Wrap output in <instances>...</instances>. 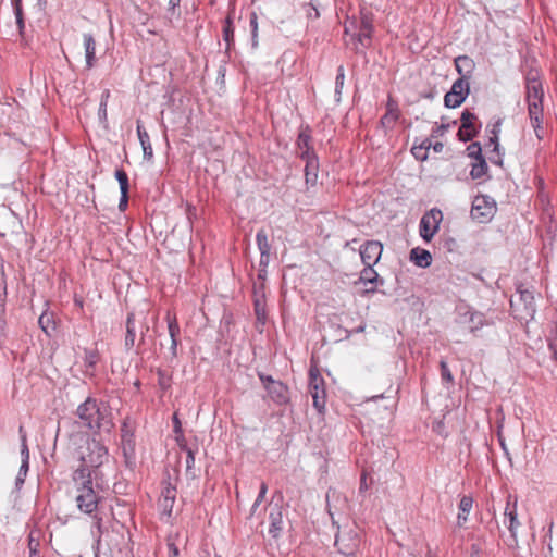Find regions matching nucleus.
Listing matches in <instances>:
<instances>
[{"label": "nucleus", "instance_id": "obj_50", "mask_svg": "<svg viewBox=\"0 0 557 557\" xmlns=\"http://www.w3.org/2000/svg\"><path fill=\"white\" fill-rule=\"evenodd\" d=\"M174 502L175 500L160 499L159 505L162 511L170 516L173 509Z\"/></svg>", "mask_w": 557, "mask_h": 557}, {"label": "nucleus", "instance_id": "obj_53", "mask_svg": "<svg viewBox=\"0 0 557 557\" xmlns=\"http://www.w3.org/2000/svg\"><path fill=\"white\" fill-rule=\"evenodd\" d=\"M168 548H169V557H180L178 547L175 545L174 542L169 540Z\"/></svg>", "mask_w": 557, "mask_h": 557}, {"label": "nucleus", "instance_id": "obj_47", "mask_svg": "<svg viewBox=\"0 0 557 557\" xmlns=\"http://www.w3.org/2000/svg\"><path fill=\"white\" fill-rule=\"evenodd\" d=\"M440 367H441V377L443 381L447 382V383H453L454 382V376L446 363V361L444 360H441L440 362Z\"/></svg>", "mask_w": 557, "mask_h": 557}, {"label": "nucleus", "instance_id": "obj_18", "mask_svg": "<svg viewBox=\"0 0 557 557\" xmlns=\"http://www.w3.org/2000/svg\"><path fill=\"white\" fill-rule=\"evenodd\" d=\"M454 63H455L456 71L460 75L459 78L470 82L472 74L474 72V69H475V63H474L473 59H471L469 55H466V54L458 55L457 58H455Z\"/></svg>", "mask_w": 557, "mask_h": 557}, {"label": "nucleus", "instance_id": "obj_1", "mask_svg": "<svg viewBox=\"0 0 557 557\" xmlns=\"http://www.w3.org/2000/svg\"><path fill=\"white\" fill-rule=\"evenodd\" d=\"M373 29V15L364 8L358 16H347L344 22L346 46L356 53L364 54L371 45Z\"/></svg>", "mask_w": 557, "mask_h": 557}, {"label": "nucleus", "instance_id": "obj_57", "mask_svg": "<svg viewBox=\"0 0 557 557\" xmlns=\"http://www.w3.org/2000/svg\"><path fill=\"white\" fill-rule=\"evenodd\" d=\"M265 275H267V270L259 269L258 280L261 282L259 287H261V286L263 287V281L265 278Z\"/></svg>", "mask_w": 557, "mask_h": 557}, {"label": "nucleus", "instance_id": "obj_33", "mask_svg": "<svg viewBox=\"0 0 557 557\" xmlns=\"http://www.w3.org/2000/svg\"><path fill=\"white\" fill-rule=\"evenodd\" d=\"M39 326L41 330L50 336L55 330V323L51 313L44 312L38 319Z\"/></svg>", "mask_w": 557, "mask_h": 557}, {"label": "nucleus", "instance_id": "obj_13", "mask_svg": "<svg viewBox=\"0 0 557 557\" xmlns=\"http://www.w3.org/2000/svg\"><path fill=\"white\" fill-rule=\"evenodd\" d=\"M373 267L374 265H364V268L360 272L358 281L355 282V285H358L360 283L364 285H372L370 288H367L361 293L362 296L375 293L377 285L384 284V280L379 276L377 272L373 269Z\"/></svg>", "mask_w": 557, "mask_h": 557}, {"label": "nucleus", "instance_id": "obj_34", "mask_svg": "<svg viewBox=\"0 0 557 557\" xmlns=\"http://www.w3.org/2000/svg\"><path fill=\"white\" fill-rule=\"evenodd\" d=\"M256 242H257L260 255H270L271 245L268 239V234L265 233L264 230L258 231V233L256 235Z\"/></svg>", "mask_w": 557, "mask_h": 557}, {"label": "nucleus", "instance_id": "obj_24", "mask_svg": "<svg viewBox=\"0 0 557 557\" xmlns=\"http://www.w3.org/2000/svg\"><path fill=\"white\" fill-rule=\"evenodd\" d=\"M306 161L305 177L308 185H314L318 180L319 163L317 157L304 158Z\"/></svg>", "mask_w": 557, "mask_h": 557}, {"label": "nucleus", "instance_id": "obj_46", "mask_svg": "<svg viewBox=\"0 0 557 557\" xmlns=\"http://www.w3.org/2000/svg\"><path fill=\"white\" fill-rule=\"evenodd\" d=\"M175 498H176V488L174 486H172L170 483H168L162 488L160 499L175 500Z\"/></svg>", "mask_w": 557, "mask_h": 557}, {"label": "nucleus", "instance_id": "obj_35", "mask_svg": "<svg viewBox=\"0 0 557 557\" xmlns=\"http://www.w3.org/2000/svg\"><path fill=\"white\" fill-rule=\"evenodd\" d=\"M487 164L485 159H480L475 163L472 164L470 176L472 180L482 178L487 173Z\"/></svg>", "mask_w": 557, "mask_h": 557}, {"label": "nucleus", "instance_id": "obj_39", "mask_svg": "<svg viewBox=\"0 0 557 557\" xmlns=\"http://www.w3.org/2000/svg\"><path fill=\"white\" fill-rule=\"evenodd\" d=\"M249 25L251 29V46L258 47V16L255 12L250 14Z\"/></svg>", "mask_w": 557, "mask_h": 557}, {"label": "nucleus", "instance_id": "obj_11", "mask_svg": "<svg viewBox=\"0 0 557 557\" xmlns=\"http://www.w3.org/2000/svg\"><path fill=\"white\" fill-rule=\"evenodd\" d=\"M495 202L487 196H476L472 202L471 216L473 220L484 223L493 216Z\"/></svg>", "mask_w": 557, "mask_h": 557}, {"label": "nucleus", "instance_id": "obj_40", "mask_svg": "<svg viewBox=\"0 0 557 557\" xmlns=\"http://www.w3.org/2000/svg\"><path fill=\"white\" fill-rule=\"evenodd\" d=\"M267 492H268V485L265 482H262L261 485H260V491H259V494L256 498V500L253 502L252 506H251V509H250V517H252L256 511H257V508L261 505V503L263 502L265 495H267Z\"/></svg>", "mask_w": 557, "mask_h": 557}, {"label": "nucleus", "instance_id": "obj_4", "mask_svg": "<svg viewBox=\"0 0 557 557\" xmlns=\"http://www.w3.org/2000/svg\"><path fill=\"white\" fill-rule=\"evenodd\" d=\"M77 417L82 423L90 430L111 429L112 420L109 406L96 398L88 397L76 410Z\"/></svg>", "mask_w": 557, "mask_h": 557}, {"label": "nucleus", "instance_id": "obj_64", "mask_svg": "<svg viewBox=\"0 0 557 557\" xmlns=\"http://www.w3.org/2000/svg\"><path fill=\"white\" fill-rule=\"evenodd\" d=\"M433 148H434V150H435L436 152H440V151H442V149H443V144H442V143H436V144L433 146Z\"/></svg>", "mask_w": 557, "mask_h": 557}, {"label": "nucleus", "instance_id": "obj_20", "mask_svg": "<svg viewBox=\"0 0 557 557\" xmlns=\"http://www.w3.org/2000/svg\"><path fill=\"white\" fill-rule=\"evenodd\" d=\"M83 45L85 50V61L86 69L91 70L95 67L97 58H96V40L91 34L85 33L83 34Z\"/></svg>", "mask_w": 557, "mask_h": 557}, {"label": "nucleus", "instance_id": "obj_41", "mask_svg": "<svg viewBox=\"0 0 557 557\" xmlns=\"http://www.w3.org/2000/svg\"><path fill=\"white\" fill-rule=\"evenodd\" d=\"M109 97H110L109 90H104L101 95L98 116H99L100 121H102V122L107 121V106H108Z\"/></svg>", "mask_w": 557, "mask_h": 557}, {"label": "nucleus", "instance_id": "obj_16", "mask_svg": "<svg viewBox=\"0 0 557 557\" xmlns=\"http://www.w3.org/2000/svg\"><path fill=\"white\" fill-rule=\"evenodd\" d=\"M297 147L300 150V158L317 157L311 147V131L308 125L301 126L298 138Z\"/></svg>", "mask_w": 557, "mask_h": 557}, {"label": "nucleus", "instance_id": "obj_21", "mask_svg": "<svg viewBox=\"0 0 557 557\" xmlns=\"http://www.w3.org/2000/svg\"><path fill=\"white\" fill-rule=\"evenodd\" d=\"M165 320L168 323L169 335L171 337L170 351H171L172 357H176L177 356V345H178L177 336L180 334V325L177 323L176 317L172 315L170 312L166 313Z\"/></svg>", "mask_w": 557, "mask_h": 557}, {"label": "nucleus", "instance_id": "obj_6", "mask_svg": "<svg viewBox=\"0 0 557 557\" xmlns=\"http://www.w3.org/2000/svg\"><path fill=\"white\" fill-rule=\"evenodd\" d=\"M510 306L519 319L525 321L533 320L536 312L533 290L519 285L517 296L511 298Z\"/></svg>", "mask_w": 557, "mask_h": 557}, {"label": "nucleus", "instance_id": "obj_14", "mask_svg": "<svg viewBox=\"0 0 557 557\" xmlns=\"http://www.w3.org/2000/svg\"><path fill=\"white\" fill-rule=\"evenodd\" d=\"M476 116L468 110L461 113V125L458 131V136L461 141H469L478 134V128L474 126Z\"/></svg>", "mask_w": 557, "mask_h": 557}, {"label": "nucleus", "instance_id": "obj_3", "mask_svg": "<svg viewBox=\"0 0 557 557\" xmlns=\"http://www.w3.org/2000/svg\"><path fill=\"white\" fill-rule=\"evenodd\" d=\"M72 481L77 508L86 515H92L97 510L101 497L95 490L90 470L76 468L72 474Z\"/></svg>", "mask_w": 557, "mask_h": 557}, {"label": "nucleus", "instance_id": "obj_32", "mask_svg": "<svg viewBox=\"0 0 557 557\" xmlns=\"http://www.w3.org/2000/svg\"><path fill=\"white\" fill-rule=\"evenodd\" d=\"M399 116L400 113L385 112L380 120V126L384 129L385 134L394 128Z\"/></svg>", "mask_w": 557, "mask_h": 557}, {"label": "nucleus", "instance_id": "obj_51", "mask_svg": "<svg viewBox=\"0 0 557 557\" xmlns=\"http://www.w3.org/2000/svg\"><path fill=\"white\" fill-rule=\"evenodd\" d=\"M386 112L400 113L397 101L391 96L386 102Z\"/></svg>", "mask_w": 557, "mask_h": 557}, {"label": "nucleus", "instance_id": "obj_8", "mask_svg": "<svg viewBox=\"0 0 557 557\" xmlns=\"http://www.w3.org/2000/svg\"><path fill=\"white\" fill-rule=\"evenodd\" d=\"M443 220V213L440 209L433 208L425 212L419 224L420 236L426 243L431 242L434 235L440 228V224Z\"/></svg>", "mask_w": 557, "mask_h": 557}, {"label": "nucleus", "instance_id": "obj_48", "mask_svg": "<svg viewBox=\"0 0 557 557\" xmlns=\"http://www.w3.org/2000/svg\"><path fill=\"white\" fill-rule=\"evenodd\" d=\"M181 447L183 450L186 451V468L187 470H190L195 463V453L191 448L187 447L186 445H181Z\"/></svg>", "mask_w": 557, "mask_h": 557}, {"label": "nucleus", "instance_id": "obj_9", "mask_svg": "<svg viewBox=\"0 0 557 557\" xmlns=\"http://www.w3.org/2000/svg\"><path fill=\"white\" fill-rule=\"evenodd\" d=\"M260 381L262 382L265 391L268 392L269 397L277 405H285L289 400L288 396V387L283 384L281 381L274 380L270 375H265L263 373L258 374Z\"/></svg>", "mask_w": 557, "mask_h": 557}, {"label": "nucleus", "instance_id": "obj_44", "mask_svg": "<svg viewBox=\"0 0 557 557\" xmlns=\"http://www.w3.org/2000/svg\"><path fill=\"white\" fill-rule=\"evenodd\" d=\"M28 470H29V465H27L26 462H22L21 467H20V470H18V473H17L16 479H15L16 490H20L23 486Z\"/></svg>", "mask_w": 557, "mask_h": 557}, {"label": "nucleus", "instance_id": "obj_61", "mask_svg": "<svg viewBox=\"0 0 557 557\" xmlns=\"http://www.w3.org/2000/svg\"><path fill=\"white\" fill-rule=\"evenodd\" d=\"M173 420H174V425H175V432H180L181 423H180V420L177 419L176 414L174 416Z\"/></svg>", "mask_w": 557, "mask_h": 557}, {"label": "nucleus", "instance_id": "obj_25", "mask_svg": "<svg viewBox=\"0 0 557 557\" xmlns=\"http://www.w3.org/2000/svg\"><path fill=\"white\" fill-rule=\"evenodd\" d=\"M473 507V498L470 495H465L461 497L459 503V512L457 515L458 525H462L468 520V515Z\"/></svg>", "mask_w": 557, "mask_h": 557}, {"label": "nucleus", "instance_id": "obj_2", "mask_svg": "<svg viewBox=\"0 0 557 557\" xmlns=\"http://www.w3.org/2000/svg\"><path fill=\"white\" fill-rule=\"evenodd\" d=\"M71 456L79 462L77 468H87L92 473L108 459V449L96 438L77 435L71 440Z\"/></svg>", "mask_w": 557, "mask_h": 557}, {"label": "nucleus", "instance_id": "obj_10", "mask_svg": "<svg viewBox=\"0 0 557 557\" xmlns=\"http://www.w3.org/2000/svg\"><path fill=\"white\" fill-rule=\"evenodd\" d=\"M470 94V82L458 78L456 79L450 90L444 96V104L447 108L455 109L463 103Z\"/></svg>", "mask_w": 557, "mask_h": 557}, {"label": "nucleus", "instance_id": "obj_38", "mask_svg": "<svg viewBox=\"0 0 557 557\" xmlns=\"http://www.w3.org/2000/svg\"><path fill=\"white\" fill-rule=\"evenodd\" d=\"M98 361H99V354L97 350L85 349L84 364L86 368L94 369Z\"/></svg>", "mask_w": 557, "mask_h": 557}, {"label": "nucleus", "instance_id": "obj_49", "mask_svg": "<svg viewBox=\"0 0 557 557\" xmlns=\"http://www.w3.org/2000/svg\"><path fill=\"white\" fill-rule=\"evenodd\" d=\"M428 147L413 146L411 149L412 154L416 159L424 161L426 159Z\"/></svg>", "mask_w": 557, "mask_h": 557}, {"label": "nucleus", "instance_id": "obj_19", "mask_svg": "<svg viewBox=\"0 0 557 557\" xmlns=\"http://www.w3.org/2000/svg\"><path fill=\"white\" fill-rule=\"evenodd\" d=\"M270 528L269 534L273 539H277L283 530V515L282 508L278 505H274L270 508L269 512Z\"/></svg>", "mask_w": 557, "mask_h": 557}, {"label": "nucleus", "instance_id": "obj_28", "mask_svg": "<svg viewBox=\"0 0 557 557\" xmlns=\"http://www.w3.org/2000/svg\"><path fill=\"white\" fill-rule=\"evenodd\" d=\"M40 531L33 529L28 535L29 557H39Z\"/></svg>", "mask_w": 557, "mask_h": 557}, {"label": "nucleus", "instance_id": "obj_27", "mask_svg": "<svg viewBox=\"0 0 557 557\" xmlns=\"http://www.w3.org/2000/svg\"><path fill=\"white\" fill-rule=\"evenodd\" d=\"M346 539L344 536L337 535L335 539V545L338 547V550L344 555H352L358 546V541L356 539H349V543H345Z\"/></svg>", "mask_w": 557, "mask_h": 557}, {"label": "nucleus", "instance_id": "obj_7", "mask_svg": "<svg viewBox=\"0 0 557 557\" xmlns=\"http://www.w3.org/2000/svg\"><path fill=\"white\" fill-rule=\"evenodd\" d=\"M309 394L313 400V407L319 413H322L326 404V392L324 386V379L321 376L318 369L311 368L309 370Z\"/></svg>", "mask_w": 557, "mask_h": 557}, {"label": "nucleus", "instance_id": "obj_23", "mask_svg": "<svg viewBox=\"0 0 557 557\" xmlns=\"http://www.w3.org/2000/svg\"><path fill=\"white\" fill-rule=\"evenodd\" d=\"M137 336V326L135 322V314L133 312L127 314L126 319V334H125V348L129 350L135 346Z\"/></svg>", "mask_w": 557, "mask_h": 557}, {"label": "nucleus", "instance_id": "obj_15", "mask_svg": "<svg viewBox=\"0 0 557 557\" xmlns=\"http://www.w3.org/2000/svg\"><path fill=\"white\" fill-rule=\"evenodd\" d=\"M504 523L507 525L513 543L517 544V530L520 523L518 521L517 500L511 503L510 497L508 498L505 507Z\"/></svg>", "mask_w": 557, "mask_h": 557}, {"label": "nucleus", "instance_id": "obj_56", "mask_svg": "<svg viewBox=\"0 0 557 557\" xmlns=\"http://www.w3.org/2000/svg\"><path fill=\"white\" fill-rule=\"evenodd\" d=\"M270 255H260L259 268L267 270Z\"/></svg>", "mask_w": 557, "mask_h": 557}, {"label": "nucleus", "instance_id": "obj_62", "mask_svg": "<svg viewBox=\"0 0 557 557\" xmlns=\"http://www.w3.org/2000/svg\"><path fill=\"white\" fill-rule=\"evenodd\" d=\"M95 527L97 528L98 532L100 534H102V523H101V519H97V521L95 522Z\"/></svg>", "mask_w": 557, "mask_h": 557}, {"label": "nucleus", "instance_id": "obj_22", "mask_svg": "<svg viewBox=\"0 0 557 557\" xmlns=\"http://www.w3.org/2000/svg\"><path fill=\"white\" fill-rule=\"evenodd\" d=\"M136 131H137L138 139L140 141V145L143 148L144 158L146 160H150L153 157L152 146H151L150 138H149L147 131L140 124L139 121H137Z\"/></svg>", "mask_w": 557, "mask_h": 557}, {"label": "nucleus", "instance_id": "obj_54", "mask_svg": "<svg viewBox=\"0 0 557 557\" xmlns=\"http://www.w3.org/2000/svg\"><path fill=\"white\" fill-rule=\"evenodd\" d=\"M127 203H128V191L121 193L119 209L121 211H124L127 208Z\"/></svg>", "mask_w": 557, "mask_h": 557}, {"label": "nucleus", "instance_id": "obj_52", "mask_svg": "<svg viewBox=\"0 0 557 557\" xmlns=\"http://www.w3.org/2000/svg\"><path fill=\"white\" fill-rule=\"evenodd\" d=\"M470 321L475 324V326L471 327V331L483 325V318H482V314H480V313H476V312L470 313Z\"/></svg>", "mask_w": 557, "mask_h": 557}, {"label": "nucleus", "instance_id": "obj_31", "mask_svg": "<svg viewBox=\"0 0 557 557\" xmlns=\"http://www.w3.org/2000/svg\"><path fill=\"white\" fill-rule=\"evenodd\" d=\"M492 133H493V136L490 138V145L493 146V153H495V156L490 157V160L494 164L502 165L503 158L499 153L498 129H496V126L494 127Z\"/></svg>", "mask_w": 557, "mask_h": 557}, {"label": "nucleus", "instance_id": "obj_42", "mask_svg": "<svg viewBox=\"0 0 557 557\" xmlns=\"http://www.w3.org/2000/svg\"><path fill=\"white\" fill-rule=\"evenodd\" d=\"M114 175L119 182L121 193L128 191L129 185L126 172L123 169H117Z\"/></svg>", "mask_w": 557, "mask_h": 557}, {"label": "nucleus", "instance_id": "obj_58", "mask_svg": "<svg viewBox=\"0 0 557 557\" xmlns=\"http://www.w3.org/2000/svg\"><path fill=\"white\" fill-rule=\"evenodd\" d=\"M181 0H169V10L173 11L180 5Z\"/></svg>", "mask_w": 557, "mask_h": 557}, {"label": "nucleus", "instance_id": "obj_55", "mask_svg": "<svg viewBox=\"0 0 557 557\" xmlns=\"http://www.w3.org/2000/svg\"><path fill=\"white\" fill-rule=\"evenodd\" d=\"M5 294L7 287L0 282V314L3 312Z\"/></svg>", "mask_w": 557, "mask_h": 557}, {"label": "nucleus", "instance_id": "obj_59", "mask_svg": "<svg viewBox=\"0 0 557 557\" xmlns=\"http://www.w3.org/2000/svg\"><path fill=\"white\" fill-rule=\"evenodd\" d=\"M148 330L149 327L145 323L140 326V342H144L145 334L148 332Z\"/></svg>", "mask_w": 557, "mask_h": 557}, {"label": "nucleus", "instance_id": "obj_12", "mask_svg": "<svg viewBox=\"0 0 557 557\" xmlns=\"http://www.w3.org/2000/svg\"><path fill=\"white\" fill-rule=\"evenodd\" d=\"M383 245L379 240H368L360 247V258L364 265H375L382 256Z\"/></svg>", "mask_w": 557, "mask_h": 557}, {"label": "nucleus", "instance_id": "obj_26", "mask_svg": "<svg viewBox=\"0 0 557 557\" xmlns=\"http://www.w3.org/2000/svg\"><path fill=\"white\" fill-rule=\"evenodd\" d=\"M410 259L420 268H426L431 264V253L425 249L413 248L410 251Z\"/></svg>", "mask_w": 557, "mask_h": 557}, {"label": "nucleus", "instance_id": "obj_60", "mask_svg": "<svg viewBox=\"0 0 557 557\" xmlns=\"http://www.w3.org/2000/svg\"><path fill=\"white\" fill-rule=\"evenodd\" d=\"M367 488H368V485L366 483V475L362 474L361 481H360V491L362 492V491H366Z\"/></svg>", "mask_w": 557, "mask_h": 557}, {"label": "nucleus", "instance_id": "obj_17", "mask_svg": "<svg viewBox=\"0 0 557 557\" xmlns=\"http://www.w3.org/2000/svg\"><path fill=\"white\" fill-rule=\"evenodd\" d=\"M253 307L257 321L260 324H265L267 321V310H265V296L262 290V286L258 287L257 283L253 284Z\"/></svg>", "mask_w": 557, "mask_h": 557}, {"label": "nucleus", "instance_id": "obj_43", "mask_svg": "<svg viewBox=\"0 0 557 557\" xmlns=\"http://www.w3.org/2000/svg\"><path fill=\"white\" fill-rule=\"evenodd\" d=\"M13 5H14V14H15V18H16V24L20 29V33H22L25 27V24H24V18H23L21 0H14Z\"/></svg>", "mask_w": 557, "mask_h": 557}, {"label": "nucleus", "instance_id": "obj_36", "mask_svg": "<svg viewBox=\"0 0 557 557\" xmlns=\"http://www.w3.org/2000/svg\"><path fill=\"white\" fill-rule=\"evenodd\" d=\"M18 433L21 436L22 462H26L27 465H29V450H28V446H27V437H26V433H25L23 426H20Z\"/></svg>", "mask_w": 557, "mask_h": 557}, {"label": "nucleus", "instance_id": "obj_29", "mask_svg": "<svg viewBox=\"0 0 557 557\" xmlns=\"http://www.w3.org/2000/svg\"><path fill=\"white\" fill-rule=\"evenodd\" d=\"M223 40L226 44V51L234 45V25L231 16H227L223 25Z\"/></svg>", "mask_w": 557, "mask_h": 557}, {"label": "nucleus", "instance_id": "obj_30", "mask_svg": "<svg viewBox=\"0 0 557 557\" xmlns=\"http://www.w3.org/2000/svg\"><path fill=\"white\" fill-rule=\"evenodd\" d=\"M548 348L552 352V357L557 361V311L553 317V327L548 336Z\"/></svg>", "mask_w": 557, "mask_h": 557}, {"label": "nucleus", "instance_id": "obj_5", "mask_svg": "<svg viewBox=\"0 0 557 557\" xmlns=\"http://www.w3.org/2000/svg\"><path fill=\"white\" fill-rule=\"evenodd\" d=\"M525 88L529 116L537 138L541 139V132L543 131L541 126L543 119V86L536 77L528 76Z\"/></svg>", "mask_w": 557, "mask_h": 557}, {"label": "nucleus", "instance_id": "obj_37", "mask_svg": "<svg viewBox=\"0 0 557 557\" xmlns=\"http://www.w3.org/2000/svg\"><path fill=\"white\" fill-rule=\"evenodd\" d=\"M344 82H345V70H344L343 65H339L337 69V75H336V79H335V96H336L337 101H339V99H341L342 90L344 87Z\"/></svg>", "mask_w": 557, "mask_h": 557}, {"label": "nucleus", "instance_id": "obj_63", "mask_svg": "<svg viewBox=\"0 0 557 557\" xmlns=\"http://www.w3.org/2000/svg\"><path fill=\"white\" fill-rule=\"evenodd\" d=\"M95 557H112V556L108 552H103V553L96 552Z\"/></svg>", "mask_w": 557, "mask_h": 557}, {"label": "nucleus", "instance_id": "obj_45", "mask_svg": "<svg viewBox=\"0 0 557 557\" xmlns=\"http://www.w3.org/2000/svg\"><path fill=\"white\" fill-rule=\"evenodd\" d=\"M467 151H468V156L470 158L475 159L476 161L480 159H484V157L482 156V149H481V146L479 143L470 144L467 148Z\"/></svg>", "mask_w": 557, "mask_h": 557}]
</instances>
